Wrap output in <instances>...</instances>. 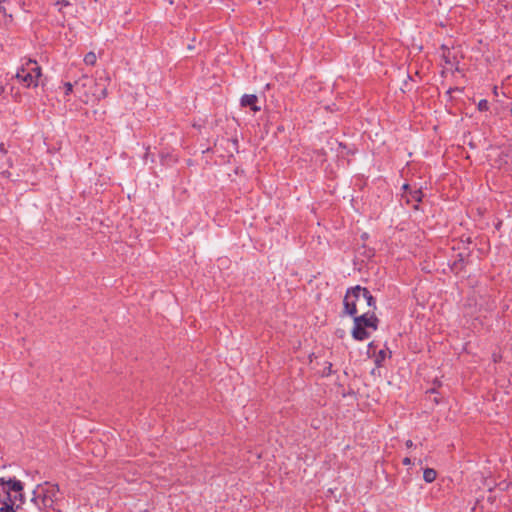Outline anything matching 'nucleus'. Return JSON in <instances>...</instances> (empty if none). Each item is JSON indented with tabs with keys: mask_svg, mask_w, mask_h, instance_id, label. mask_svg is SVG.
I'll list each match as a JSON object with an SVG mask.
<instances>
[{
	"mask_svg": "<svg viewBox=\"0 0 512 512\" xmlns=\"http://www.w3.org/2000/svg\"><path fill=\"white\" fill-rule=\"evenodd\" d=\"M437 477V472L432 468H426L423 472V479L427 483H432Z\"/></svg>",
	"mask_w": 512,
	"mask_h": 512,
	"instance_id": "6e6552de",
	"label": "nucleus"
},
{
	"mask_svg": "<svg viewBox=\"0 0 512 512\" xmlns=\"http://www.w3.org/2000/svg\"><path fill=\"white\" fill-rule=\"evenodd\" d=\"M423 193L421 190H415L411 193V198L415 200L416 202H420L422 200Z\"/></svg>",
	"mask_w": 512,
	"mask_h": 512,
	"instance_id": "9b49d317",
	"label": "nucleus"
},
{
	"mask_svg": "<svg viewBox=\"0 0 512 512\" xmlns=\"http://www.w3.org/2000/svg\"><path fill=\"white\" fill-rule=\"evenodd\" d=\"M0 150L3 152V153H6V150H5V147H4V144L1 143L0 144Z\"/></svg>",
	"mask_w": 512,
	"mask_h": 512,
	"instance_id": "a211bd4d",
	"label": "nucleus"
},
{
	"mask_svg": "<svg viewBox=\"0 0 512 512\" xmlns=\"http://www.w3.org/2000/svg\"><path fill=\"white\" fill-rule=\"evenodd\" d=\"M402 463L404 465H411L412 464V461L409 457H405L403 460H402Z\"/></svg>",
	"mask_w": 512,
	"mask_h": 512,
	"instance_id": "2eb2a0df",
	"label": "nucleus"
},
{
	"mask_svg": "<svg viewBox=\"0 0 512 512\" xmlns=\"http://www.w3.org/2000/svg\"><path fill=\"white\" fill-rule=\"evenodd\" d=\"M371 332L364 328L362 325L360 326V324H354L353 325V329H352V337L355 339V340H358V341H363V340H366L367 338H369Z\"/></svg>",
	"mask_w": 512,
	"mask_h": 512,
	"instance_id": "0eeeda50",
	"label": "nucleus"
},
{
	"mask_svg": "<svg viewBox=\"0 0 512 512\" xmlns=\"http://www.w3.org/2000/svg\"><path fill=\"white\" fill-rule=\"evenodd\" d=\"M65 87V94L69 95L73 91V85L70 82H66L64 84Z\"/></svg>",
	"mask_w": 512,
	"mask_h": 512,
	"instance_id": "ddd939ff",
	"label": "nucleus"
},
{
	"mask_svg": "<svg viewBox=\"0 0 512 512\" xmlns=\"http://www.w3.org/2000/svg\"><path fill=\"white\" fill-rule=\"evenodd\" d=\"M32 501L43 512H61L62 498L57 484L45 482L33 492Z\"/></svg>",
	"mask_w": 512,
	"mask_h": 512,
	"instance_id": "f257e3e1",
	"label": "nucleus"
},
{
	"mask_svg": "<svg viewBox=\"0 0 512 512\" xmlns=\"http://www.w3.org/2000/svg\"><path fill=\"white\" fill-rule=\"evenodd\" d=\"M353 317L354 324H360V326L362 325L364 328L372 331H375L378 328L379 320L374 314L373 310L371 311L369 309L367 311H364L362 315H355Z\"/></svg>",
	"mask_w": 512,
	"mask_h": 512,
	"instance_id": "39448f33",
	"label": "nucleus"
},
{
	"mask_svg": "<svg viewBox=\"0 0 512 512\" xmlns=\"http://www.w3.org/2000/svg\"><path fill=\"white\" fill-rule=\"evenodd\" d=\"M106 96H107V90H106V88H103L100 92L99 99L105 98Z\"/></svg>",
	"mask_w": 512,
	"mask_h": 512,
	"instance_id": "dca6fc26",
	"label": "nucleus"
},
{
	"mask_svg": "<svg viewBox=\"0 0 512 512\" xmlns=\"http://www.w3.org/2000/svg\"><path fill=\"white\" fill-rule=\"evenodd\" d=\"M97 61V56L94 52H88L85 56H84V63L86 65H90V66H93L95 65Z\"/></svg>",
	"mask_w": 512,
	"mask_h": 512,
	"instance_id": "1a4fd4ad",
	"label": "nucleus"
},
{
	"mask_svg": "<svg viewBox=\"0 0 512 512\" xmlns=\"http://www.w3.org/2000/svg\"><path fill=\"white\" fill-rule=\"evenodd\" d=\"M405 445L407 448H412L414 446V443L412 440L409 439L405 442Z\"/></svg>",
	"mask_w": 512,
	"mask_h": 512,
	"instance_id": "f3484780",
	"label": "nucleus"
},
{
	"mask_svg": "<svg viewBox=\"0 0 512 512\" xmlns=\"http://www.w3.org/2000/svg\"><path fill=\"white\" fill-rule=\"evenodd\" d=\"M365 307L376 308V302L369 290L359 285L348 289L344 297V312L350 316H355Z\"/></svg>",
	"mask_w": 512,
	"mask_h": 512,
	"instance_id": "f03ea898",
	"label": "nucleus"
},
{
	"mask_svg": "<svg viewBox=\"0 0 512 512\" xmlns=\"http://www.w3.org/2000/svg\"><path fill=\"white\" fill-rule=\"evenodd\" d=\"M40 76L41 67L32 59H24L16 72V79L25 87H37Z\"/></svg>",
	"mask_w": 512,
	"mask_h": 512,
	"instance_id": "20e7f679",
	"label": "nucleus"
},
{
	"mask_svg": "<svg viewBox=\"0 0 512 512\" xmlns=\"http://www.w3.org/2000/svg\"><path fill=\"white\" fill-rule=\"evenodd\" d=\"M56 5L60 6V9H61L62 7L69 6L70 3L67 0H59L56 2Z\"/></svg>",
	"mask_w": 512,
	"mask_h": 512,
	"instance_id": "4468645a",
	"label": "nucleus"
},
{
	"mask_svg": "<svg viewBox=\"0 0 512 512\" xmlns=\"http://www.w3.org/2000/svg\"><path fill=\"white\" fill-rule=\"evenodd\" d=\"M0 497L4 499L11 512H15L24 503L23 484L16 479L4 480L0 478Z\"/></svg>",
	"mask_w": 512,
	"mask_h": 512,
	"instance_id": "7ed1b4c3",
	"label": "nucleus"
},
{
	"mask_svg": "<svg viewBox=\"0 0 512 512\" xmlns=\"http://www.w3.org/2000/svg\"><path fill=\"white\" fill-rule=\"evenodd\" d=\"M0 512H11V507L7 506L2 497H0Z\"/></svg>",
	"mask_w": 512,
	"mask_h": 512,
	"instance_id": "f8f14e48",
	"label": "nucleus"
},
{
	"mask_svg": "<svg viewBox=\"0 0 512 512\" xmlns=\"http://www.w3.org/2000/svg\"><path fill=\"white\" fill-rule=\"evenodd\" d=\"M257 103L258 97L254 94H244L240 100L242 107H249L254 113L261 110V107Z\"/></svg>",
	"mask_w": 512,
	"mask_h": 512,
	"instance_id": "423d86ee",
	"label": "nucleus"
},
{
	"mask_svg": "<svg viewBox=\"0 0 512 512\" xmlns=\"http://www.w3.org/2000/svg\"><path fill=\"white\" fill-rule=\"evenodd\" d=\"M331 370V364L329 365L328 368H326V371H330Z\"/></svg>",
	"mask_w": 512,
	"mask_h": 512,
	"instance_id": "aec40b11",
	"label": "nucleus"
},
{
	"mask_svg": "<svg viewBox=\"0 0 512 512\" xmlns=\"http://www.w3.org/2000/svg\"><path fill=\"white\" fill-rule=\"evenodd\" d=\"M489 109V103L487 100L482 99L478 103V110L479 111H487Z\"/></svg>",
	"mask_w": 512,
	"mask_h": 512,
	"instance_id": "9d476101",
	"label": "nucleus"
},
{
	"mask_svg": "<svg viewBox=\"0 0 512 512\" xmlns=\"http://www.w3.org/2000/svg\"><path fill=\"white\" fill-rule=\"evenodd\" d=\"M331 370V364L329 365L328 368H326V371H330Z\"/></svg>",
	"mask_w": 512,
	"mask_h": 512,
	"instance_id": "6ab92c4d",
	"label": "nucleus"
}]
</instances>
